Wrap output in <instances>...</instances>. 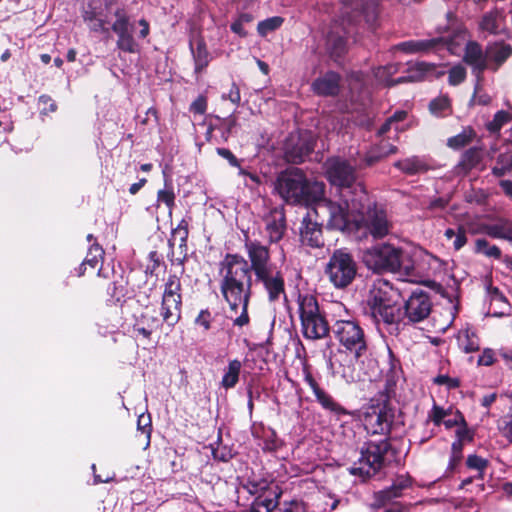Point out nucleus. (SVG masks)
Wrapping results in <instances>:
<instances>
[{
    "label": "nucleus",
    "mask_w": 512,
    "mask_h": 512,
    "mask_svg": "<svg viewBox=\"0 0 512 512\" xmlns=\"http://www.w3.org/2000/svg\"><path fill=\"white\" fill-rule=\"evenodd\" d=\"M474 431L468 428V424L466 426H461L456 430L457 441L461 443H472L474 440Z\"/></svg>",
    "instance_id": "680f3d73"
},
{
    "label": "nucleus",
    "mask_w": 512,
    "mask_h": 512,
    "mask_svg": "<svg viewBox=\"0 0 512 512\" xmlns=\"http://www.w3.org/2000/svg\"><path fill=\"white\" fill-rule=\"evenodd\" d=\"M350 12H347V20L355 25H360L362 21L371 30H375L379 25L380 2L379 0H362L358 5L349 6Z\"/></svg>",
    "instance_id": "6ab92c4d"
},
{
    "label": "nucleus",
    "mask_w": 512,
    "mask_h": 512,
    "mask_svg": "<svg viewBox=\"0 0 512 512\" xmlns=\"http://www.w3.org/2000/svg\"><path fill=\"white\" fill-rule=\"evenodd\" d=\"M437 65L428 62H417L415 65L408 69L407 76H401L392 80L390 86L408 83V82H420L425 79L428 74L434 73L435 78H440L445 75L444 70H437Z\"/></svg>",
    "instance_id": "b1692460"
},
{
    "label": "nucleus",
    "mask_w": 512,
    "mask_h": 512,
    "mask_svg": "<svg viewBox=\"0 0 512 512\" xmlns=\"http://www.w3.org/2000/svg\"><path fill=\"white\" fill-rule=\"evenodd\" d=\"M192 221V217L188 216L187 218L181 219L178 223L177 227L172 230V235H178L180 237L188 238L189 237V224Z\"/></svg>",
    "instance_id": "69168bd1"
},
{
    "label": "nucleus",
    "mask_w": 512,
    "mask_h": 512,
    "mask_svg": "<svg viewBox=\"0 0 512 512\" xmlns=\"http://www.w3.org/2000/svg\"><path fill=\"white\" fill-rule=\"evenodd\" d=\"M489 69L496 72L512 56V45L497 41L486 47Z\"/></svg>",
    "instance_id": "bb28decb"
},
{
    "label": "nucleus",
    "mask_w": 512,
    "mask_h": 512,
    "mask_svg": "<svg viewBox=\"0 0 512 512\" xmlns=\"http://www.w3.org/2000/svg\"><path fill=\"white\" fill-rule=\"evenodd\" d=\"M175 193L173 191L171 180L165 179V188L157 192V202L164 203L169 210V215L175 206Z\"/></svg>",
    "instance_id": "e433bc0d"
},
{
    "label": "nucleus",
    "mask_w": 512,
    "mask_h": 512,
    "mask_svg": "<svg viewBox=\"0 0 512 512\" xmlns=\"http://www.w3.org/2000/svg\"><path fill=\"white\" fill-rule=\"evenodd\" d=\"M496 361L495 352L491 348L483 349L481 355L477 360L478 366H492Z\"/></svg>",
    "instance_id": "0e129e2a"
},
{
    "label": "nucleus",
    "mask_w": 512,
    "mask_h": 512,
    "mask_svg": "<svg viewBox=\"0 0 512 512\" xmlns=\"http://www.w3.org/2000/svg\"><path fill=\"white\" fill-rule=\"evenodd\" d=\"M211 452L212 457L215 461L219 462H229L231 459L235 457L237 452L230 446L224 445L221 441V437L219 436L218 442L216 446L211 444Z\"/></svg>",
    "instance_id": "c9c22d12"
},
{
    "label": "nucleus",
    "mask_w": 512,
    "mask_h": 512,
    "mask_svg": "<svg viewBox=\"0 0 512 512\" xmlns=\"http://www.w3.org/2000/svg\"><path fill=\"white\" fill-rule=\"evenodd\" d=\"M359 205V232L363 231V235L369 233L374 239L385 237L390 230V223L387 219L386 211L382 208H378L376 204H373L367 207L366 212H363L361 211L363 208L362 202L359 203Z\"/></svg>",
    "instance_id": "2eb2a0df"
},
{
    "label": "nucleus",
    "mask_w": 512,
    "mask_h": 512,
    "mask_svg": "<svg viewBox=\"0 0 512 512\" xmlns=\"http://www.w3.org/2000/svg\"><path fill=\"white\" fill-rule=\"evenodd\" d=\"M215 118L220 121V124L216 125V128L221 131V137L223 141L227 142L232 133V130L237 125V118L233 114L223 119L219 116H215Z\"/></svg>",
    "instance_id": "79ce46f5"
},
{
    "label": "nucleus",
    "mask_w": 512,
    "mask_h": 512,
    "mask_svg": "<svg viewBox=\"0 0 512 512\" xmlns=\"http://www.w3.org/2000/svg\"><path fill=\"white\" fill-rule=\"evenodd\" d=\"M390 449L391 444L388 438L379 442H368L366 448L361 450L358 461L350 467V474L364 480L375 476L383 467L384 457Z\"/></svg>",
    "instance_id": "1a4fd4ad"
},
{
    "label": "nucleus",
    "mask_w": 512,
    "mask_h": 512,
    "mask_svg": "<svg viewBox=\"0 0 512 512\" xmlns=\"http://www.w3.org/2000/svg\"><path fill=\"white\" fill-rule=\"evenodd\" d=\"M475 133L472 129L469 132L463 131L453 137H450L447 141V145L452 149H460L472 142Z\"/></svg>",
    "instance_id": "37998d69"
},
{
    "label": "nucleus",
    "mask_w": 512,
    "mask_h": 512,
    "mask_svg": "<svg viewBox=\"0 0 512 512\" xmlns=\"http://www.w3.org/2000/svg\"><path fill=\"white\" fill-rule=\"evenodd\" d=\"M466 466L476 471L486 470L489 466V461L479 455L471 454L466 459Z\"/></svg>",
    "instance_id": "3c124183"
},
{
    "label": "nucleus",
    "mask_w": 512,
    "mask_h": 512,
    "mask_svg": "<svg viewBox=\"0 0 512 512\" xmlns=\"http://www.w3.org/2000/svg\"><path fill=\"white\" fill-rule=\"evenodd\" d=\"M95 294L110 302H120L125 297V288L117 281L100 280L95 285Z\"/></svg>",
    "instance_id": "cd10ccee"
},
{
    "label": "nucleus",
    "mask_w": 512,
    "mask_h": 512,
    "mask_svg": "<svg viewBox=\"0 0 512 512\" xmlns=\"http://www.w3.org/2000/svg\"><path fill=\"white\" fill-rule=\"evenodd\" d=\"M264 220L266 223L265 230L268 234L269 242L277 243L282 240L287 229L284 208L275 207L271 209Z\"/></svg>",
    "instance_id": "5701e85b"
},
{
    "label": "nucleus",
    "mask_w": 512,
    "mask_h": 512,
    "mask_svg": "<svg viewBox=\"0 0 512 512\" xmlns=\"http://www.w3.org/2000/svg\"><path fill=\"white\" fill-rule=\"evenodd\" d=\"M474 253L482 254L488 258H494L496 260H499L502 257L501 249L496 245H490L488 240L485 238H479L475 241Z\"/></svg>",
    "instance_id": "f704fd0d"
},
{
    "label": "nucleus",
    "mask_w": 512,
    "mask_h": 512,
    "mask_svg": "<svg viewBox=\"0 0 512 512\" xmlns=\"http://www.w3.org/2000/svg\"><path fill=\"white\" fill-rule=\"evenodd\" d=\"M280 512H306V506L303 501L292 500L285 502Z\"/></svg>",
    "instance_id": "774afa93"
},
{
    "label": "nucleus",
    "mask_w": 512,
    "mask_h": 512,
    "mask_svg": "<svg viewBox=\"0 0 512 512\" xmlns=\"http://www.w3.org/2000/svg\"><path fill=\"white\" fill-rule=\"evenodd\" d=\"M395 418V408L389 396L381 394L377 406H372L371 411L364 417L365 427L369 433L390 435Z\"/></svg>",
    "instance_id": "f8f14e48"
},
{
    "label": "nucleus",
    "mask_w": 512,
    "mask_h": 512,
    "mask_svg": "<svg viewBox=\"0 0 512 512\" xmlns=\"http://www.w3.org/2000/svg\"><path fill=\"white\" fill-rule=\"evenodd\" d=\"M137 430L140 431L143 435H145L146 445L150 444L151 432H152V422L150 414H141L137 419Z\"/></svg>",
    "instance_id": "09e8293b"
},
{
    "label": "nucleus",
    "mask_w": 512,
    "mask_h": 512,
    "mask_svg": "<svg viewBox=\"0 0 512 512\" xmlns=\"http://www.w3.org/2000/svg\"><path fill=\"white\" fill-rule=\"evenodd\" d=\"M243 487L248 491L249 494L255 495L259 492L263 493L265 490L270 488L266 481H253L248 480L246 484L243 485Z\"/></svg>",
    "instance_id": "e2e57ef3"
},
{
    "label": "nucleus",
    "mask_w": 512,
    "mask_h": 512,
    "mask_svg": "<svg viewBox=\"0 0 512 512\" xmlns=\"http://www.w3.org/2000/svg\"><path fill=\"white\" fill-rule=\"evenodd\" d=\"M367 305L376 324L396 325L400 319V307L388 282H380L370 290Z\"/></svg>",
    "instance_id": "39448f33"
},
{
    "label": "nucleus",
    "mask_w": 512,
    "mask_h": 512,
    "mask_svg": "<svg viewBox=\"0 0 512 512\" xmlns=\"http://www.w3.org/2000/svg\"><path fill=\"white\" fill-rule=\"evenodd\" d=\"M480 27L482 30L488 31L491 34H497L498 33V23H497V17L494 13H486L482 21L480 23Z\"/></svg>",
    "instance_id": "603ef678"
},
{
    "label": "nucleus",
    "mask_w": 512,
    "mask_h": 512,
    "mask_svg": "<svg viewBox=\"0 0 512 512\" xmlns=\"http://www.w3.org/2000/svg\"><path fill=\"white\" fill-rule=\"evenodd\" d=\"M463 61L471 67V72L476 77L475 92H477L481 89L485 70L489 69L487 52H483L478 42L469 41L464 49Z\"/></svg>",
    "instance_id": "aec40b11"
},
{
    "label": "nucleus",
    "mask_w": 512,
    "mask_h": 512,
    "mask_svg": "<svg viewBox=\"0 0 512 512\" xmlns=\"http://www.w3.org/2000/svg\"><path fill=\"white\" fill-rule=\"evenodd\" d=\"M325 49L330 59L340 65L348 52L347 37L337 31H330L326 37Z\"/></svg>",
    "instance_id": "a878e982"
},
{
    "label": "nucleus",
    "mask_w": 512,
    "mask_h": 512,
    "mask_svg": "<svg viewBox=\"0 0 512 512\" xmlns=\"http://www.w3.org/2000/svg\"><path fill=\"white\" fill-rule=\"evenodd\" d=\"M395 494L389 487L374 493V502L371 504L372 509H380L386 507L393 499H396Z\"/></svg>",
    "instance_id": "ea45409f"
},
{
    "label": "nucleus",
    "mask_w": 512,
    "mask_h": 512,
    "mask_svg": "<svg viewBox=\"0 0 512 512\" xmlns=\"http://www.w3.org/2000/svg\"><path fill=\"white\" fill-rule=\"evenodd\" d=\"M326 178L341 189L342 195L353 194L358 197L359 203L366 200L365 187L356 182V169L348 160L341 157L329 158L326 162Z\"/></svg>",
    "instance_id": "0eeeda50"
},
{
    "label": "nucleus",
    "mask_w": 512,
    "mask_h": 512,
    "mask_svg": "<svg viewBox=\"0 0 512 512\" xmlns=\"http://www.w3.org/2000/svg\"><path fill=\"white\" fill-rule=\"evenodd\" d=\"M443 44L444 42L441 37L418 40V52L432 51L435 50L438 46H442Z\"/></svg>",
    "instance_id": "4d7b16f0"
},
{
    "label": "nucleus",
    "mask_w": 512,
    "mask_h": 512,
    "mask_svg": "<svg viewBox=\"0 0 512 512\" xmlns=\"http://www.w3.org/2000/svg\"><path fill=\"white\" fill-rule=\"evenodd\" d=\"M412 486V478L410 475H398L396 479L393 481L389 488L397 494V497H401L403 495V491Z\"/></svg>",
    "instance_id": "de8ad7c7"
},
{
    "label": "nucleus",
    "mask_w": 512,
    "mask_h": 512,
    "mask_svg": "<svg viewBox=\"0 0 512 512\" xmlns=\"http://www.w3.org/2000/svg\"><path fill=\"white\" fill-rule=\"evenodd\" d=\"M284 23V18L281 16H273L262 20L257 25V32L260 36L265 37L268 33L279 29Z\"/></svg>",
    "instance_id": "58836bf2"
},
{
    "label": "nucleus",
    "mask_w": 512,
    "mask_h": 512,
    "mask_svg": "<svg viewBox=\"0 0 512 512\" xmlns=\"http://www.w3.org/2000/svg\"><path fill=\"white\" fill-rule=\"evenodd\" d=\"M241 367L242 364L237 359L231 360L229 362L228 368L225 371L221 380L222 387H224L225 389H231L236 386V384L239 381Z\"/></svg>",
    "instance_id": "72a5a7b5"
},
{
    "label": "nucleus",
    "mask_w": 512,
    "mask_h": 512,
    "mask_svg": "<svg viewBox=\"0 0 512 512\" xmlns=\"http://www.w3.org/2000/svg\"><path fill=\"white\" fill-rule=\"evenodd\" d=\"M297 304L303 336L310 340L327 337L330 326L325 314L320 311L317 298L311 294H299Z\"/></svg>",
    "instance_id": "20e7f679"
},
{
    "label": "nucleus",
    "mask_w": 512,
    "mask_h": 512,
    "mask_svg": "<svg viewBox=\"0 0 512 512\" xmlns=\"http://www.w3.org/2000/svg\"><path fill=\"white\" fill-rule=\"evenodd\" d=\"M511 120L512 115L504 110H499L495 113L493 120L486 124V128L490 133H498Z\"/></svg>",
    "instance_id": "a19ab883"
},
{
    "label": "nucleus",
    "mask_w": 512,
    "mask_h": 512,
    "mask_svg": "<svg viewBox=\"0 0 512 512\" xmlns=\"http://www.w3.org/2000/svg\"><path fill=\"white\" fill-rule=\"evenodd\" d=\"M446 417V411L443 407L438 406L436 404L433 405L431 411L428 414V420L432 421L435 426L444 425Z\"/></svg>",
    "instance_id": "5fc2aeb1"
},
{
    "label": "nucleus",
    "mask_w": 512,
    "mask_h": 512,
    "mask_svg": "<svg viewBox=\"0 0 512 512\" xmlns=\"http://www.w3.org/2000/svg\"><path fill=\"white\" fill-rule=\"evenodd\" d=\"M182 284L176 274H170L164 284L160 305V316L162 323L174 328L182 318Z\"/></svg>",
    "instance_id": "9d476101"
},
{
    "label": "nucleus",
    "mask_w": 512,
    "mask_h": 512,
    "mask_svg": "<svg viewBox=\"0 0 512 512\" xmlns=\"http://www.w3.org/2000/svg\"><path fill=\"white\" fill-rule=\"evenodd\" d=\"M208 106L207 97L199 95L190 105L189 110L194 114L203 115L205 114Z\"/></svg>",
    "instance_id": "bf43d9fd"
},
{
    "label": "nucleus",
    "mask_w": 512,
    "mask_h": 512,
    "mask_svg": "<svg viewBox=\"0 0 512 512\" xmlns=\"http://www.w3.org/2000/svg\"><path fill=\"white\" fill-rule=\"evenodd\" d=\"M382 148H384L383 145H376L366 154L363 160L366 166H373L374 164L378 163L380 160L384 158L383 154L380 151V149Z\"/></svg>",
    "instance_id": "13d9d810"
},
{
    "label": "nucleus",
    "mask_w": 512,
    "mask_h": 512,
    "mask_svg": "<svg viewBox=\"0 0 512 512\" xmlns=\"http://www.w3.org/2000/svg\"><path fill=\"white\" fill-rule=\"evenodd\" d=\"M458 346L466 354L480 350V338L477 331L467 326L461 329L457 334Z\"/></svg>",
    "instance_id": "c85d7f7f"
},
{
    "label": "nucleus",
    "mask_w": 512,
    "mask_h": 512,
    "mask_svg": "<svg viewBox=\"0 0 512 512\" xmlns=\"http://www.w3.org/2000/svg\"><path fill=\"white\" fill-rule=\"evenodd\" d=\"M481 160V149L478 147H471L462 154L457 167L463 170L465 173H468L473 168H475L481 162Z\"/></svg>",
    "instance_id": "2f4dec72"
},
{
    "label": "nucleus",
    "mask_w": 512,
    "mask_h": 512,
    "mask_svg": "<svg viewBox=\"0 0 512 512\" xmlns=\"http://www.w3.org/2000/svg\"><path fill=\"white\" fill-rule=\"evenodd\" d=\"M282 491L278 486L270 487L258 495L253 503L263 512H272L279 504Z\"/></svg>",
    "instance_id": "c756f323"
},
{
    "label": "nucleus",
    "mask_w": 512,
    "mask_h": 512,
    "mask_svg": "<svg viewBox=\"0 0 512 512\" xmlns=\"http://www.w3.org/2000/svg\"><path fill=\"white\" fill-rule=\"evenodd\" d=\"M444 426L446 429H451L456 426L458 428L461 426H466V419L461 411L456 410L454 418L446 419Z\"/></svg>",
    "instance_id": "338daca9"
},
{
    "label": "nucleus",
    "mask_w": 512,
    "mask_h": 512,
    "mask_svg": "<svg viewBox=\"0 0 512 512\" xmlns=\"http://www.w3.org/2000/svg\"><path fill=\"white\" fill-rule=\"evenodd\" d=\"M451 106L450 99L447 95L434 98L429 103V110L435 116H442L443 113Z\"/></svg>",
    "instance_id": "49530a36"
},
{
    "label": "nucleus",
    "mask_w": 512,
    "mask_h": 512,
    "mask_svg": "<svg viewBox=\"0 0 512 512\" xmlns=\"http://www.w3.org/2000/svg\"><path fill=\"white\" fill-rule=\"evenodd\" d=\"M343 78L339 72L328 70L311 84L313 93L320 97H337L342 89Z\"/></svg>",
    "instance_id": "412c9836"
},
{
    "label": "nucleus",
    "mask_w": 512,
    "mask_h": 512,
    "mask_svg": "<svg viewBox=\"0 0 512 512\" xmlns=\"http://www.w3.org/2000/svg\"><path fill=\"white\" fill-rule=\"evenodd\" d=\"M38 104L39 106H41V114L44 115H47L48 113H53L58 108L56 102L49 95L46 94H43L38 98Z\"/></svg>",
    "instance_id": "864d4df0"
},
{
    "label": "nucleus",
    "mask_w": 512,
    "mask_h": 512,
    "mask_svg": "<svg viewBox=\"0 0 512 512\" xmlns=\"http://www.w3.org/2000/svg\"><path fill=\"white\" fill-rule=\"evenodd\" d=\"M114 17L115 20L109 29L117 36L116 48L124 53L138 54L141 47L133 35L134 24L127 11L123 7H118L114 11Z\"/></svg>",
    "instance_id": "ddd939ff"
},
{
    "label": "nucleus",
    "mask_w": 512,
    "mask_h": 512,
    "mask_svg": "<svg viewBox=\"0 0 512 512\" xmlns=\"http://www.w3.org/2000/svg\"><path fill=\"white\" fill-rule=\"evenodd\" d=\"M82 18L91 32L110 35V29L106 26V21L94 7L89 5L83 11Z\"/></svg>",
    "instance_id": "7c9ffc66"
},
{
    "label": "nucleus",
    "mask_w": 512,
    "mask_h": 512,
    "mask_svg": "<svg viewBox=\"0 0 512 512\" xmlns=\"http://www.w3.org/2000/svg\"><path fill=\"white\" fill-rule=\"evenodd\" d=\"M467 72L465 67L458 64L450 68L448 71V83L451 86H457L465 81Z\"/></svg>",
    "instance_id": "8fccbe9b"
},
{
    "label": "nucleus",
    "mask_w": 512,
    "mask_h": 512,
    "mask_svg": "<svg viewBox=\"0 0 512 512\" xmlns=\"http://www.w3.org/2000/svg\"><path fill=\"white\" fill-rule=\"evenodd\" d=\"M282 446L281 440L277 437L274 430L269 429L264 433L262 450L266 452H275Z\"/></svg>",
    "instance_id": "c03bdc74"
},
{
    "label": "nucleus",
    "mask_w": 512,
    "mask_h": 512,
    "mask_svg": "<svg viewBox=\"0 0 512 512\" xmlns=\"http://www.w3.org/2000/svg\"><path fill=\"white\" fill-rule=\"evenodd\" d=\"M304 381L313 391L317 403L321 408L340 419L343 416H351L352 413L337 402L333 396L320 387L308 367H304Z\"/></svg>",
    "instance_id": "f3484780"
},
{
    "label": "nucleus",
    "mask_w": 512,
    "mask_h": 512,
    "mask_svg": "<svg viewBox=\"0 0 512 512\" xmlns=\"http://www.w3.org/2000/svg\"><path fill=\"white\" fill-rule=\"evenodd\" d=\"M103 255V248L98 243H93L89 248L87 256L83 260V265L89 266L92 270H95L102 263Z\"/></svg>",
    "instance_id": "4c0bfd02"
},
{
    "label": "nucleus",
    "mask_w": 512,
    "mask_h": 512,
    "mask_svg": "<svg viewBox=\"0 0 512 512\" xmlns=\"http://www.w3.org/2000/svg\"><path fill=\"white\" fill-rule=\"evenodd\" d=\"M472 234L482 233L493 239H504L512 243V220L498 218L493 224L482 223Z\"/></svg>",
    "instance_id": "393cba45"
},
{
    "label": "nucleus",
    "mask_w": 512,
    "mask_h": 512,
    "mask_svg": "<svg viewBox=\"0 0 512 512\" xmlns=\"http://www.w3.org/2000/svg\"><path fill=\"white\" fill-rule=\"evenodd\" d=\"M316 138L309 130L291 133L284 144V157L288 163L301 164L314 151Z\"/></svg>",
    "instance_id": "4468645a"
},
{
    "label": "nucleus",
    "mask_w": 512,
    "mask_h": 512,
    "mask_svg": "<svg viewBox=\"0 0 512 512\" xmlns=\"http://www.w3.org/2000/svg\"><path fill=\"white\" fill-rule=\"evenodd\" d=\"M433 383L437 385H445L449 390L459 388L461 381L459 378H452L448 375L439 374L433 379Z\"/></svg>",
    "instance_id": "6e6d98bb"
},
{
    "label": "nucleus",
    "mask_w": 512,
    "mask_h": 512,
    "mask_svg": "<svg viewBox=\"0 0 512 512\" xmlns=\"http://www.w3.org/2000/svg\"><path fill=\"white\" fill-rule=\"evenodd\" d=\"M363 261L366 267L374 272L403 273L415 275V261L402 248L389 243L377 244L365 251Z\"/></svg>",
    "instance_id": "f03ea898"
},
{
    "label": "nucleus",
    "mask_w": 512,
    "mask_h": 512,
    "mask_svg": "<svg viewBox=\"0 0 512 512\" xmlns=\"http://www.w3.org/2000/svg\"><path fill=\"white\" fill-rule=\"evenodd\" d=\"M403 319L406 324H416L425 320L432 311L430 294L422 289L414 290L403 306Z\"/></svg>",
    "instance_id": "dca6fc26"
},
{
    "label": "nucleus",
    "mask_w": 512,
    "mask_h": 512,
    "mask_svg": "<svg viewBox=\"0 0 512 512\" xmlns=\"http://www.w3.org/2000/svg\"><path fill=\"white\" fill-rule=\"evenodd\" d=\"M357 271V263L346 248L335 249L325 267V274L337 289H343L352 284Z\"/></svg>",
    "instance_id": "6e6552de"
},
{
    "label": "nucleus",
    "mask_w": 512,
    "mask_h": 512,
    "mask_svg": "<svg viewBox=\"0 0 512 512\" xmlns=\"http://www.w3.org/2000/svg\"><path fill=\"white\" fill-rule=\"evenodd\" d=\"M402 372L400 360L396 358L393 352L389 349V370L387 372V382L395 384Z\"/></svg>",
    "instance_id": "a18cd8bd"
},
{
    "label": "nucleus",
    "mask_w": 512,
    "mask_h": 512,
    "mask_svg": "<svg viewBox=\"0 0 512 512\" xmlns=\"http://www.w3.org/2000/svg\"><path fill=\"white\" fill-rule=\"evenodd\" d=\"M332 333L344 351L356 361L366 357L369 340L364 328L356 320H337L332 325Z\"/></svg>",
    "instance_id": "423d86ee"
},
{
    "label": "nucleus",
    "mask_w": 512,
    "mask_h": 512,
    "mask_svg": "<svg viewBox=\"0 0 512 512\" xmlns=\"http://www.w3.org/2000/svg\"><path fill=\"white\" fill-rule=\"evenodd\" d=\"M189 49L194 61V73L201 74L208 67L212 57L200 30L191 31Z\"/></svg>",
    "instance_id": "4be33fe9"
},
{
    "label": "nucleus",
    "mask_w": 512,
    "mask_h": 512,
    "mask_svg": "<svg viewBox=\"0 0 512 512\" xmlns=\"http://www.w3.org/2000/svg\"><path fill=\"white\" fill-rule=\"evenodd\" d=\"M317 216V211L312 209L302 218L299 236L303 246L310 248H322L325 246L323 224L316 219Z\"/></svg>",
    "instance_id": "a211bd4d"
},
{
    "label": "nucleus",
    "mask_w": 512,
    "mask_h": 512,
    "mask_svg": "<svg viewBox=\"0 0 512 512\" xmlns=\"http://www.w3.org/2000/svg\"><path fill=\"white\" fill-rule=\"evenodd\" d=\"M344 205L330 202L329 219L327 226L334 230H340L348 233L359 232L358 213L354 214L353 210L359 211L360 207L358 197L349 198L348 195L343 194Z\"/></svg>",
    "instance_id": "9b49d317"
},
{
    "label": "nucleus",
    "mask_w": 512,
    "mask_h": 512,
    "mask_svg": "<svg viewBox=\"0 0 512 512\" xmlns=\"http://www.w3.org/2000/svg\"><path fill=\"white\" fill-rule=\"evenodd\" d=\"M244 247L249 260L240 254L227 253L219 263L220 292L228 304L229 311L237 313L233 325L242 328L250 323L248 308L252 297V274L255 282L262 284L270 302H276L286 295L284 273L271 262L270 249L257 240H250L245 234Z\"/></svg>",
    "instance_id": "f257e3e1"
},
{
    "label": "nucleus",
    "mask_w": 512,
    "mask_h": 512,
    "mask_svg": "<svg viewBox=\"0 0 512 512\" xmlns=\"http://www.w3.org/2000/svg\"><path fill=\"white\" fill-rule=\"evenodd\" d=\"M276 190L289 204H308L317 198L305 173L297 167L287 168L278 175Z\"/></svg>",
    "instance_id": "7ed1b4c3"
},
{
    "label": "nucleus",
    "mask_w": 512,
    "mask_h": 512,
    "mask_svg": "<svg viewBox=\"0 0 512 512\" xmlns=\"http://www.w3.org/2000/svg\"><path fill=\"white\" fill-rule=\"evenodd\" d=\"M212 315L208 309H202L195 319V324L204 328L205 331L211 329Z\"/></svg>",
    "instance_id": "052dcab7"
},
{
    "label": "nucleus",
    "mask_w": 512,
    "mask_h": 512,
    "mask_svg": "<svg viewBox=\"0 0 512 512\" xmlns=\"http://www.w3.org/2000/svg\"><path fill=\"white\" fill-rule=\"evenodd\" d=\"M395 167L407 175H415L428 170V166L418 157L399 160L395 163Z\"/></svg>",
    "instance_id": "473e14b6"
}]
</instances>
